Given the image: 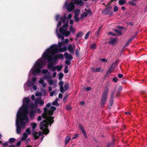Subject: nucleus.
I'll use <instances>...</instances> for the list:
<instances>
[{
    "label": "nucleus",
    "instance_id": "obj_43",
    "mask_svg": "<svg viewBox=\"0 0 147 147\" xmlns=\"http://www.w3.org/2000/svg\"><path fill=\"white\" fill-rule=\"evenodd\" d=\"M90 32V31L88 32L84 36V39L86 40L89 37V34Z\"/></svg>",
    "mask_w": 147,
    "mask_h": 147
},
{
    "label": "nucleus",
    "instance_id": "obj_16",
    "mask_svg": "<svg viewBox=\"0 0 147 147\" xmlns=\"http://www.w3.org/2000/svg\"><path fill=\"white\" fill-rule=\"evenodd\" d=\"M75 48V45L74 44L73 45L70 44L68 47V50L72 54H74Z\"/></svg>",
    "mask_w": 147,
    "mask_h": 147
},
{
    "label": "nucleus",
    "instance_id": "obj_42",
    "mask_svg": "<svg viewBox=\"0 0 147 147\" xmlns=\"http://www.w3.org/2000/svg\"><path fill=\"white\" fill-rule=\"evenodd\" d=\"M63 73H60L59 75V79L61 80L63 78Z\"/></svg>",
    "mask_w": 147,
    "mask_h": 147
},
{
    "label": "nucleus",
    "instance_id": "obj_25",
    "mask_svg": "<svg viewBox=\"0 0 147 147\" xmlns=\"http://www.w3.org/2000/svg\"><path fill=\"white\" fill-rule=\"evenodd\" d=\"M75 3L79 6H82L83 5L84 3L82 0H78Z\"/></svg>",
    "mask_w": 147,
    "mask_h": 147
},
{
    "label": "nucleus",
    "instance_id": "obj_21",
    "mask_svg": "<svg viewBox=\"0 0 147 147\" xmlns=\"http://www.w3.org/2000/svg\"><path fill=\"white\" fill-rule=\"evenodd\" d=\"M136 35H133L131 37V38L129 39V40L127 41L126 44L125 45V47H126L136 37Z\"/></svg>",
    "mask_w": 147,
    "mask_h": 147
},
{
    "label": "nucleus",
    "instance_id": "obj_41",
    "mask_svg": "<svg viewBox=\"0 0 147 147\" xmlns=\"http://www.w3.org/2000/svg\"><path fill=\"white\" fill-rule=\"evenodd\" d=\"M83 35V33L82 32H78L76 35V37L78 38L82 36Z\"/></svg>",
    "mask_w": 147,
    "mask_h": 147
},
{
    "label": "nucleus",
    "instance_id": "obj_62",
    "mask_svg": "<svg viewBox=\"0 0 147 147\" xmlns=\"http://www.w3.org/2000/svg\"><path fill=\"white\" fill-rule=\"evenodd\" d=\"M2 144L3 147H5V146H6V145H7V142H6L5 143H2Z\"/></svg>",
    "mask_w": 147,
    "mask_h": 147
},
{
    "label": "nucleus",
    "instance_id": "obj_4",
    "mask_svg": "<svg viewBox=\"0 0 147 147\" xmlns=\"http://www.w3.org/2000/svg\"><path fill=\"white\" fill-rule=\"evenodd\" d=\"M45 61L42 58L37 60L31 69L28 75V78L30 77L31 74L36 76L40 73L41 69L45 66Z\"/></svg>",
    "mask_w": 147,
    "mask_h": 147
},
{
    "label": "nucleus",
    "instance_id": "obj_22",
    "mask_svg": "<svg viewBox=\"0 0 147 147\" xmlns=\"http://www.w3.org/2000/svg\"><path fill=\"white\" fill-rule=\"evenodd\" d=\"M118 40V38H113L111 39L109 42V44L114 45Z\"/></svg>",
    "mask_w": 147,
    "mask_h": 147
},
{
    "label": "nucleus",
    "instance_id": "obj_40",
    "mask_svg": "<svg viewBox=\"0 0 147 147\" xmlns=\"http://www.w3.org/2000/svg\"><path fill=\"white\" fill-rule=\"evenodd\" d=\"M55 54L53 56V57L54 56H57V58H58H58H59L61 59H63V54H60V55H55Z\"/></svg>",
    "mask_w": 147,
    "mask_h": 147
},
{
    "label": "nucleus",
    "instance_id": "obj_53",
    "mask_svg": "<svg viewBox=\"0 0 147 147\" xmlns=\"http://www.w3.org/2000/svg\"><path fill=\"white\" fill-rule=\"evenodd\" d=\"M56 91V90H55V91H52L50 93V96H53L55 94V91Z\"/></svg>",
    "mask_w": 147,
    "mask_h": 147
},
{
    "label": "nucleus",
    "instance_id": "obj_15",
    "mask_svg": "<svg viewBox=\"0 0 147 147\" xmlns=\"http://www.w3.org/2000/svg\"><path fill=\"white\" fill-rule=\"evenodd\" d=\"M31 134V131L29 128H28L23 135L22 138V140L23 141L25 140L28 137V135H29Z\"/></svg>",
    "mask_w": 147,
    "mask_h": 147
},
{
    "label": "nucleus",
    "instance_id": "obj_34",
    "mask_svg": "<svg viewBox=\"0 0 147 147\" xmlns=\"http://www.w3.org/2000/svg\"><path fill=\"white\" fill-rule=\"evenodd\" d=\"M30 107L31 109H33L35 107H37V106H36L35 104H34L33 103H32L30 104Z\"/></svg>",
    "mask_w": 147,
    "mask_h": 147
},
{
    "label": "nucleus",
    "instance_id": "obj_33",
    "mask_svg": "<svg viewBox=\"0 0 147 147\" xmlns=\"http://www.w3.org/2000/svg\"><path fill=\"white\" fill-rule=\"evenodd\" d=\"M69 30L72 33H74L75 32V30L73 27V26L71 25L69 27Z\"/></svg>",
    "mask_w": 147,
    "mask_h": 147
},
{
    "label": "nucleus",
    "instance_id": "obj_56",
    "mask_svg": "<svg viewBox=\"0 0 147 147\" xmlns=\"http://www.w3.org/2000/svg\"><path fill=\"white\" fill-rule=\"evenodd\" d=\"M79 129H81L82 131L84 129H83L82 126L81 124H79Z\"/></svg>",
    "mask_w": 147,
    "mask_h": 147
},
{
    "label": "nucleus",
    "instance_id": "obj_26",
    "mask_svg": "<svg viewBox=\"0 0 147 147\" xmlns=\"http://www.w3.org/2000/svg\"><path fill=\"white\" fill-rule=\"evenodd\" d=\"M43 87L41 88L40 89V91L42 95L45 96L46 94L47 91Z\"/></svg>",
    "mask_w": 147,
    "mask_h": 147
},
{
    "label": "nucleus",
    "instance_id": "obj_44",
    "mask_svg": "<svg viewBox=\"0 0 147 147\" xmlns=\"http://www.w3.org/2000/svg\"><path fill=\"white\" fill-rule=\"evenodd\" d=\"M66 109L68 110H71V105L69 104L67 105L66 107Z\"/></svg>",
    "mask_w": 147,
    "mask_h": 147
},
{
    "label": "nucleus",
    "instance_id": "obj_29",
    "mask_svg": "<svg viewBox=\"0 0 147 147\" xmlns=\"http://www.w3.org/2000/svg\"><path fill=\"white\" fill-rule=\"evenodd\" d=\"M71 139V138L69 136H67L66 137L65 140V144H67Z\"/></svg>",
    "mask_w": 147,
    "mask_h": 147
},
{
    "label": "nucleus",
    "instance_id": "obj_11",
    "mask_svg": "<svg viewBox=\"0 0 147 147\" xmlns=\"http://www.w3.org/2000/svg\"><path fill=\"white\" fill-rule=\"evenodd\" d=\"M32 135L35 140L37 139L40 136H41V138H40V142H42L44 137L43 136V134L42 132L39 131L38 133L37 132H33Z\"/></svg>",
    "mask_w": 147,
    "mask_h": 147
},
{
    "label": "nucleus",
    "instance_id": "obj_54",
    "mask_svg": "<svg viewBox=\"0 0 147 147\" xmlns=\"http://www.w3.org/2000/svg\"><path fill=\"white\" fill-rule=\"evenodd\" d=\"M96 70H95V72H99L101 70V68L100 67H97L96 68Z\"/></svg>",
    "mask_w": 147,
    "mask_h": 147
},
{
    "label": "nucleus",
    "instance_id": "obj_17",
    "mask_svg": "<svg viewBox=\"0 0 147 147\" xmlns=\"http://www.w3.org/2000/svg\"><path fill=\"white\" fill-rule=\"evenodd\" d=\"M64 84L63 82L61 81L59 82V85L60 86V91L62 93H64V88L63 85Z\"/></svg>",
    "mask_w": 147,
    "mask_h": 147
},
{
    "label": "nucleus",
    "instance_id": "obj_18",
    "mask_svg": "<svg viewBox=\"0 0 147 147\" xmlns=\"http://www.w3.org/2000/svg\"><path fill=\"white\" fill-rule=\"evenodd\" d=\"M64 56L66 59L70 60H72L73 58L71 54H69L67 52L65 53Z\"/></svg>",
    "mask_w": 147,
    "mask_h": 147
},
{
    "label": "nucleus",
    "instance_id": "obj_60",
    "mask_svg": "<svg viewBox=\"0 0 147 147\" xmlns=\"http://www.w3.org/2000/svg\"><path fill=\"white\" fill-rule=\"evenodd\" d=\"M65 63L67 65H69L70 63V61L69 60H67L65 61Z\"/></svg>",
    "mask_w": 147,
    "mask_h": 147
},
{
    "label": "nucleus",
    "instance_id": "obj_39",
    "mask_svg": "<svg viewBox=\"0 0 147 147\" xmlns=\"http://www.w3.org/2000/svg\"><path fill=\"white\" fill-rule=\"evenodd\" d=\"M115 144L114 142H113L111 143H109L107 146V147H112Z\"/></svg>",
    "mask_w": 147,
    "mask_h": 147
},
{
    "label": "nucleus",
    "instance_id": "obj_14",
    "mask_svg": "<svg viewBox=\"0 0 147 147\" xmlns=\"http://www.w3.org/2000/svg\"><path fill=\"white\" fill-rule=\"evenodd\" d=\"M74 12L75 13L74 16L75 21L76 22H78L80 19L78 16L79 15L80 12V10L79 9H76L74 11Z\"/></svg>",
    "mask_w": 147,
    "mask_h": 147
},
{
    "label": "nucleus",
    "instance_id": "obj_35",
    "mask_svg": "<svg viewBox=\"0 0 147 147\" xmlns=\"http://www.w3.org/2000/svg\"><path fill=\"white\" fill-rule=\"evenodd\" d=\"M114 31L115 32L117 33L119 35H121L122 34L121 31L118 29H115Z\"/></svg>",
    "mask_w": 147,
    "mask_h": 147
},
{
    "label": "nucleus",
    "instance_id": "obj_9",
    "mask_svg": "<svg viewBox=\"0 0 147 147\" xmlns=\"http://www.w3.org/2000/svg\"><path fill=\"white\" fill-rule=\"evenodd\" d=\"M68 0H67L65 3L63 7H65L68 11H71L73 10L74 8V5L72 2H70L67 4Z\"/></svg>",
    "mask_w": 147,
    "mask_h": 147
},
{
    "label": "nucleus",
    "instance_id": "obj_12",
    "mask_svg": "<svg viewBox=\"0 0 147 147\" xmlns=\"http://www.w3.org/2000/svg\"><path fill=\"white\" fill-rule=\"evenodd\" d=\"M85 12H84L80 16V18L82 19L87 17L88 15L90 16L92 15L91 10L90 9H85Z\"/></svg>",
    "mask_w": 147,
    "mask_h": 147
},
{
    "label": "nucleus",
    "instance_id": "obj_45",
    "mask_svg": "<svg viewBox=\"0 0 147 147\" xmlns=\"http://www.w3.org/2000/svg\"><path fill=\"white\" fill-rule=\"evenodd\" d=\"M15 139L13 138H10L9 140V141L10 143H12L14 142L15 141Z\"/></svg>",
    "mask_w": 147,
    "mask_h": 147
},
{
    "label": "nucleus",
    "instance_id": "obj_48",
    "mask_svg": "<svg viewBox=\"0 0 147 147\" xmlns=\"http://www.w3.org/2000/svg\"><path fill=\"white\" fill-rule=\"evenodd\" d=\"M68 67L67 66H66L65 67V68L64 69V72L65 73H68Z\"/></svg>",
    "mask_w": 147,
    "mask_h": 147
},
{
    "label": "nucleus",
    "instance_id": "obj_32",
    "mask_svg": "<svg viewBox=\"0 0 147 147\" xmlns=\"http://www.w3.org/2000/svg\"><path fill=\"white\" fill-rule=\"evenodd\" d=\"M63 67L62 65H57L56 66V69L58 71H61V69Z\"/></svg>",
    "mask_w": 147,
    "mask_h": 147
},
{
    "label": "nucleus",
    "instance_id": "obj_23",
    "mask_svg": "<svg viewBox=\"0 0 147 147\" xmlns=\"http://www.w3.org/2000/svg\"><path fill=\"white\" fill-rule=\"evenodd\" d=\"M114 92H112L111 94V97L109 101V104L111 106H112L113 103V98L114 97L113 94Z\"/></svg>",
    "mask_w": 147,
    "mask_h": 147
},
{
    "label": "nucleus",
    "instance_id": "obj_5",
    "mask_svg": "<svg viewBox=\"0 0 147 147\" xmlns=\"http://www.w3.org/2000/svg\"><path fill=\"white\" fill-rule=\"evenodd\" d=\"M69 42V40L66 39L64 41L59 42L58 45H53L49 48L54 50L55 53H57L58 52H65L67 50V44Z\"/></svg>",
    "mask_w": 147,
    "mask_h": 147
},
{
    "label": "nucleus",
    "instance_id": "obj_6",
    "mask_svg": "<svg viewBox=\"0 0 147 147\" xmlns=\"http://www.w3.org/2000/svg\"><path fill=\"white\" fill-rule=\"evenodd\" d=\"M44 110L45 113L42 114V117L44 118V120L43 121L41 122L40 125V129L42 130L43 134L45 135H47L49 132V131L47 128L48 125H50L49 123H48L47 120L46 118L45 117L46 115L49 116V114L48 112L49 111H47V108L45 107L44 108Z\"/></svg>",
    "mask_w": 147,
    "mask_h": 147
},
{
    "label": "nucleus",
    "instance_id": "obj_3",
    "mask_svg": "<svg viewBox=\"0 0 147 147\" xmlns=\"http://www.w3.org/2000/svg\"><path fill=\"white\" fill-rule=\"evenodd\" d=\"M57 53H55L54 51L49 48L47 49L42 55L44 59L47 60L49 63L48 68L51 69L53 66L54 63L57 61L58 59L57 56H53Z\"/></svg>",
    "mask_w": 147,
    "mask_h": 147
},
{
    "label": "nucleus",
    "instance_id": "obj_55",
    "mask_svg": "<svg viewBox=\"0 0 147 147\" xmlns=\"http://www.w3.org/2000/svg\"><path fill=\"white\" fill-rule=\"evenodd\" d=\"M50 69H51L52 71H55L56 69V66H53Z\"/></svg>",
    "mask_w": 147,
    "mask_h": 147
},
{
    "label": "nucleus",
    "instance_id": "obj_13",
    "mask_svg": "<svg viewBox=\"0 0 147 147\" xmlns=\"http://www.w3.org/2000/svg\"><path fill=\"white\" fill-rule=\"evenodd\" d=\"M34 102L36 106H37L38 104L40 106H42L44 104V101L42 100L40 97H38L35 98Z\"/></svg>",
    "mask_w": 147,
    "mask_h": 147
},
{
    "label": "nucleus",
    "instance_id": "obj_63",
    "mask_svg": "<svg viewBox=\"0 0 147 147\" xmlns=\"http://www.w3.org/2000/svg\"><path fill=\"white\" fill-rule=\"evenodd\" d=\"M78 134H76L74 136H73L72 138L73 139H74L76 138L77 137H78Z\"/></svg>",
    "mask_w": 147,
    "mask_h": 147
},
{
    "label": "nucleus",
    "instance_id": "obj_61",
    "mask_svg": "<svg viewBox=\"0 0 147 147\" xmlns=\"http://www.w3.org/2000/svg\"><path fill=\"white\" fill-rule=\"evenodd\" d=\"M122 88L123 87L122 86H119L118 89V91L119 92L121 91L122 90Z\"/></svg>",
    "mask_w": 147,
    "mask_h": 147
},
{
    "label": "nucleus",
    "instance_id": "obj_38",
    "mask_svg": "<svg viewBox=\"0 0 147 147\" xmlns=\"http://www.w3.org/2000/svg\"><path fill=\"white\" fill-rule=\"evenodd\" d=\"M96 47V44L94 43H92L90 45V48L91 49H94Z\"/></svg>",
    "mask_w": 147,
    "mask_h": 147
},
{
    "label": "nucleus",
    "instance_id": "obj_64",
    "mask_svg": "<svg viewBox=\"0 0 147 147\" xmlns=\"http://www.w3.org/2000/svg\"><path fill=\"white\" fill-rule=\"evenodd\" d=\"M57 75V73L56 72H54L53 73V78H55V77Z\"/></svg>",
    "mask_w": 147,
    "mask_h": 147
},
{
    "label": "nucleus",
    "instance_id": "obj_2",
    "mask_svg": "<svg viewBox=\"0 0 147 147\" xmlns=\"http://www.w3.org/2000/svg\"><path fill=\"white\" fill-rule=\"evenodd\" d=\"M65 14L63 17L62 16L60 17L59 15H57L55 16V20L57 21L60 19V20L59 22L57 25L56 30V33L57 34V36L58 38H61V40L63 41L64 39V36H68L70 33V31H67L68 21L64 23L62 26L59 29V32L61 34H60L58 33V29L61 26V21L63 23H64L66 20V17Z\"/></svg>",
    "mask_w": 147,
    "mask_h": 147
},
{
    "label": "nucleus",
    "instance_id": "obj_51",
    "mask_svg": "<svg viewBox=\"0 0 147 147\" xmlns=\"http://www.w3.org/2000/svg\"><path fill=\"white\" fill-rule=\"evenodd\" d=\"M36 80V78L35 77H34L32 78L31 82H33L35 83Z\"/></svg>",
    "mask_w": 147,
    "mask_h": 147
},
{
    "label": "nucleus",
    "instance_id": "obj_31",
    "mask_svg": "<svg viewBox=\"0 0 147 147\" xmlns=\"http://www.w3.org/2000/svg\"><path fill=\"white\" fill-rule=\"evenodd\" d=\"M69 88L68 84L67 83H65L64 85V92L65 91L68 90Z\"/></svg>",
    "mask_w": 147,
    "mask_h": 147
},
{
    "label": "nucleus",
    "instance_id": "obj_47",
    "mask_svg": "<svg viewBox=\"0 0 147 147\" xmlns=\"http://www.w3.org/2000/svg\"><path fill=\"white\" fill-rule=\"evenodd\" d=\"M41 71L43 74H44L47 73L48 72V70L46 69H42V70Z\"/></svg>",
    "mask_w": 147,
    "mask_h": 147
},
{
    "label": "nucleus",
    "instance_id": "obj_46",
    "mask_svg": "<svg viewBox=\"0 0 147 147\" xmlns=\"http://www.w3.org/2000/svg\"><path fill=\"white\" fill-rule=\"evenodd\" d=\"M102 28V26H100V27L97 30V31L96 32L95 34L97 36L100 32V30Z\"/></svg>",
    "mask_w": 147,
    "mask_h": 147
},
{
    "label": "nucleus",
    "instance_id": "obj_49",
    "mask_svg": "<svg viewBox=\"0 0 147 147\" xmlns=\"http://www.w3.org/2000/svg\"><path fill=\"white\" fill-rule=\"evenodd\" d=\"M21 141H23L22 140H20L17 143V145L16 146V147H18L21 144Z\"/></svg>",
    "mask_w": 147,
    "mask_h": 147
},
{
    "label": "nucleus",
    "instance_id": "obj_10",
    "mask_svg": "<svg viewBox=\"0 0 147 147\" xmlns=\"http://www.w3.org/2000/svg\"><path fill=\"white\" fill-rule=\"evenodd\" d=\"M35 83L33 82L30 81L28 80L25 83L24 85V90H28V87H32Z\"/></svg>",
    "mask_w": 147,
    "mask_h": 147
},
{
    "label": "nucleus",
    "instance_id": "obj_8",
    "mask_svg": "<svg viewBox=\"0 0 147 147\" xmlns=\"http://www.w3.org/2000/svg\"><path fill=\"white\" fill-rule=\"evenodd\" d=\"M50 109L51 110L49 111L48 112L49 115L48 116L46 115L45 117L46 118L47 120L48 121V122L50 124L51 126V125L53 122V118L51 116L53 114V112L56 110V108L54 106H52L51 107Z\"/></svg>",
    "mask_w": 147,
    "mask_h": 147
},
{
    "label": "nucleus",
    "instance_id": "obj_50",
    "mask_svg": "<svg viewBox=\"0 0 147 147\" xmlns=\"http://www.w3.org/2000/svg\"><path fill=\"white\" fill-rule=\"evenodd\" d=\"M128 3L129 4L133 6H134L136 5V3L133 2L132 1H129Z\"/></svg>",
    "mask_w": 147,
    "mask_h": 147
},
{
    "label": "nucleus",
    "instance_id": "obj_24",
    "mask_svg": "<svg viewBox=\"0 0 147 147\" xmlns=\"http://www.w3.org/2000/svg\"><path fill=\"white\" fill-rule=\"evenodd\" d=\"M114 63H113L111 66L110 67L108 71L107 72V74H110L112 72V71L115 68V66L113 67Z\"/></svg>",
    "mask_w": 147,
    "mask_h": 147
},
{
    "label": "nucleus",
    "instance_id": "obj_36",
    "mask_svg": "<svg viewBox=\"0 0 147 147\" xmlns=\"http://www.w3.org/2000/svg\"><path fill=\"white\" fill-rule=\"evenodd\" d=\"M42 95V93L40 92H36L35 94V95L36 96L41 97Z\"/></svg>",
    "mask_w": 147,
    "mask_h": 147
},
{
    "label": "nucleus",
    "instance_id": "obj_27",
    "mask_svg": "<svg viewBox=\"0 0 147 147\" xmlns=\"http://www.w3.org/2000/svg\"><path fill=\"white\" fill-rule=\"evenodd\" d=\"M50 73H49L48 74H45L44 75V76L43 77V78H43V80H46L48 78H51V76H50Z\"/></svg>",
    "mask_w": 147,
    "mask_h": 147
},
{
    "label": "nucleus",
    "instance_id": "obj_28",
    "mask_svg": "<svg viewBox=\"0 0 147 147\" xmlns=\"http://www.w3.org/2000/svg\"><path fill=\"white\" fill-rule=\"evenodd\" d=\"M126 0H119L118 3L120 5H123L126 3Z\"/></svg>",
    "mask_w": 147,
    "mask_h": 147
},
{
    "label": "nucleus",
    "instance_id": "obj_1",
    "mask_svg": "<svg viewBox=\"0 0 147 147\" xmlns=\"http://www.w3.org/2000/svg\"><path fill=\"white\" fill-rule=\"evenodd\" d=\"M30 103V100L28 98H24L23 100L22 105L17 112L16 125L18 134L21 133L28 122V113Z\"/></svg>",
    "mask_w": 147,
    "mask_h": 147
},
{
    "label": "nucleus",
    "instance_id": "obj_59",
    "mask_svg": "<svg viewBox=\"0 0 147 147\" xmlns=\"http://www.w3.org/2000/svg\"><path fill=\"white\" fill-rule=\"evenodd\" d=\"M32 88L34 90H36L37 89V87L36 85H34L32 86Z\"/></svg>",
    "mask_w": 147,
    "mask_h": 147
},
{
    "label": "nucleus",
    "instance_id": "obj_19",
    "mask_svg": "<svg viewBox=\"0 0 147 147\" xmlns=\"http://www.w3.org/2000/svg\"><path fill=\"white\" fill-rule=\"evenodd\" d=\"M38 83L42 85V86L43 88H45L47 86V83L44 82L43 78H40L38 81Z\"/></svg>",
    "mask_w": 147,
    "mask_h": 147
},
{
    "label": "nucleus",
    "instance_id": "obj_37",
    "mask_svg": "<svg viewBox=\"0 0 147 147\" xmlns=\"http://www.w3.org/2000/svg\"><path fill=\"white\" fill-rule=\"evenodd\" d=\"M37 126V124L36 123H32L31 124V126L32 127V128L34 129Z\"/></svg>",
    "mask_w": 147,
    "mask_h": 147
},
{
    "label": "nucleus",
    "instance_id": "obj_52",
    "mask_svg": "<svg viewBox=\"0 0 147 147\" xmlns=\"http://www.w3.org/2000/svg\"><path fill=\"white\" fill-rule=\"evenodd\" d=\"M118 8L117 6H115L114 7L113 10L114 12H116L118 10Z\"/></svg>",
    "mask_w": 147,
    "mask_h": 147
},
{
    "label": "nucleus",
    "instance_id": "obj_7",
    "mask_svg": "<svg viewBox=\"0 0 147 147\" xmlns=\"http://www.w3.org/2000/svg\"><path fill=\"white\" fill-rule=\"evenodd\" d=\"M109 89L107 86H106L103 90L100 102V105L102 107L103 106L106 101L107 98L108 94Z\"/></svg>",
    "mask_w": 147,
    "mask_h": 147
},
{
    "label": "nucleus",
    "instance_id": "obj_20",
    "mask_svg": "<svg viewBox=\"0 0 147 147\" xmlns=\"http://www.w3.org/2000/svg\"><path fill=\"white\" fill-rule=\"evenodd\" d=\"M35 115L34 111L32 110H30V112L29 116L31 119H32Z\"/></svg>",
    "mask_w": 147,
    "mask_h": 147
},
{
    "label": "nucleus",
    "instance_id": "obj_58",
    "mask_svg": "<svg viewBox=\"0 0 147 147\" xmlns=\"http://www.w3.org/2000/svg\"><path fill=\"white\" fill-rule=\"evenodd\" d=\"M118 80V79L117 78H114L113 79V81L116 83V82Z\"/></svg>",
    "mask_w": 147,
    "mask_h": 147
},
{
    "label": "nucleus",
    "instance_id": "obj_57",
    "mask_svg": "<svg viewBox=\"0 0 147 147\" xmlns=\"http://www.w3.org/2000/svg\"><path fill=\"white\" fill-rule=\"evenodd\" d=\"M52 104L54 105H57L58 103L57 101H55L53 102Z\"/></svg>",
    "mask_w": 147,
    "mask_h": 147
},
{
    "label": "nucleus",
    "instance_id": "obj_30",
    "mask_svg": "<svg viewBox=\"0 0 147 147\" xmlns=\"http://www.w3.org/2000/svg\"><path fill=\"white\" fill-rule=\"evenodd\" d=\"M47 81L50 85H52L54 84L53 81L51 79V78H48L47 80Z\"/></svg>",
    "mask_w": 147,
    "mask_h": 147
}]
</instances>
